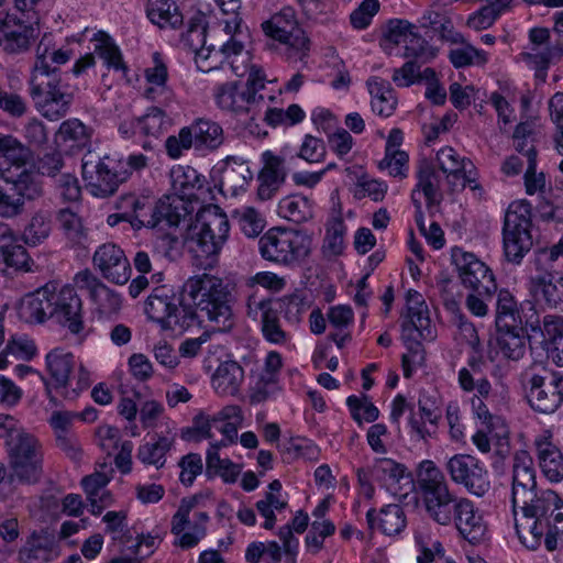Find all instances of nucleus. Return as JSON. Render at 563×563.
<instances>
[{
    "mask_svg": "<svg viewBox=\"0 0 563 563\" xmlns=\"http://www.w3.org/2000/svg\"><path fill=\"white\" fill-rule=\"evenodd\" d=\"M511 501L522 544L536 550L543 541L548 551L556 550L563 534V501L552 489L537 490L533 460L527 450L514 455Z\"/></svg>",
    "mask_w": 563,
    "mask_h": 563,
    "instance_id": "nucleus-1",
    "label": "nucleus"
},
{
    "mask_svg": "<svg viewBox=\"0 0 563 563\" xmlns=\"http://www.w3.org/2000/svg\"><path fill=\"white\" fill-rule=\"evenodd\" d=\"M55 49L53 38L44 34L35 51L29 87L36 110L49 121H58L70 110L75 99L74 89L62 79L57 66H51L49 59Z\"/></svg>",
    "mask_w": 563,
    "mask_h": 563,
    "instance_id": "nucleus-2",
    "label": "nucleus"
},
{
    "mask_svg": "<svg viewBox=\"0 0 563 563\" xmlns=\"http://www.w3.org/2000/svg\"><path fill=\"white\" fill-rule=\"evenodd\" d=\"M183 294L192 302L196 319L208 320L214 329L225 331L233 325V295L230 284L211 274L189 277L183 285Z\"/></svg>",
    "mask_w": 563,
    "mask_h": 563,
    "instance_id": "nucleus-3",
    "label": "nucleus"
},
{
    "mask_svg": "<svg viewBox=\"0 0 563 563\" xmlns=\"http://www.w3.org/2000/svg\"><path fill=\"white\" fill-rule=\"evenodd\" d=\"M230 231L227 214L218 206L201 209L189 225L185 236V246L200 265L212 267L223 249Z\"/></svg>",
    "mask_w": 563,
    "mask_h": 563,
    "instance_id": "nucleus-4",
    "label": "nucleus"
},
{
    "mask_svg": "<svg viewBox=\"0 0 563 563\" xmlns=\"http://www.w3.org/2000/svg\"><path fill=\"white\" fill-rule=\"evenodd\" d=\"M417 476L428 517L441 526L451 525L465 497H460L450 489L443 472L433 461H422Z\"/></svg>",
    "mask_w": 563,
    "mask_h": 563,
    "instance_id": "nucleus-5",
    "label": "nucleus"
},
{
    "mask_svg": "<svg viewBox=\"0 0 563 563\" xmlns=\"http://www.w3.org/2000/svg\"><path fill=\"white\" fill-rule=\"evenodd\" d=\"M266 81L264 70L261 67L251 66L245 84L224 82L214 89L216 103L222 111L235 115L255 114L262 106H266V99L274 100V97L263 93Z\"/></svg>",
    "mask_w": 563,
    "mask_h": 563,
    "instance_id": "nucleus-6",
    "label": "nucleus"
},
{
    "mask_svg": "<svg viewBox=\"0 0 563 563\" xmlns=\"http://www.w3.org/2000/svg\"><path fill=\"white\" fill-rule=\"evenodd\" d=\"M75 363L73 353L63 349H54L46 355V367L52 380H43L46 396L55 407L59 405L58 396L73 400L91 384L90 373L84 366L70 377Z\"/></svg>",
    "mask_w": 563,
    "mask_h": 563,
    "instance_id": "nucleus-7",
    "label": "nucleus"
},
{
    "mask_svg": "<svg viewBox=\"0 0 563 563\" xmlns=\"http://www.w3.org/2000/svg\"><path fill=\"white\" fill-rule=\"evenodd\" d=\"M264 34L278 42V49L292 62L302 60L310 51V40L297 20L291 7H284L262 23Z\"/></svg>",
    "mask_w": 563,
    "mask_h": 563,
    "instance_id": "nucleus-8",
    "label": "nucleus"
},
{
    "mask_svg": "<svg viewBox=\"0 0 563 563\" xmlns=\"http://www.w3.org/2000/svg\"><path fill=\"white\" fill-rule=\"evenodd\" d=\"M532 206L527 200L512 201L503 225L504 253L508 262L520 264L533 244L531 235Z\"/></svg>",
    "mask_w": 563,
    "mask_h": 563,
    "instance_id": "nucleus-9",
    "label": "nucleus"
},
{
    "mask_svg": "<svg viewBox=\"0 0 563 563\" xmlns=\"http://www.w3.org/2000/svg\"><path fill=\"white\" fill-rule=\"evenodd\" d=\"M147 318L163 330H186L194 324L190 307L181 306L180 296L166 285L154 288L144 306Z\"/></svg>",
    "mask_w": 563,
    "mask_h": 563,
    "instance_id": "nucleus-10",
    "label": "nucleus"
},
{
    "mask_svg": "<svg viewBox=\"0 0 563 563\" xmlns=\"http://www.w3.org/2000/svg\"><path fill=\"white\" fill-rule=\"evenodd\" d=\"M310 239L296 230L272 228L258 240V250L266 261L282 265H294L310 253Z\"/></svg>",
    "mask_w": 563,
    "mask_h": 563,
    "instance_id": "nucleus-11",
    "label": "nucleus"
},
{
    "mask_svg": "<svg viewBox=\"0 0 563 563\" xmlns=\"http://www.w3.org/2000/svg\"><path fill=\"white\" fill-rule=\"evenodd\" d=\"M44 196V188L32 173L22 170L16 177L0 175V218L23 216L26 205Z\"/></svg>",
    "mask_w": 563,
    "mask_h": 563,
    "instance_id": "nucleus-12",
    "label": "nucleus"
},
{
    "mask_svg": "<svg viewBox=\"0 0 563 563\" xmlns=\"http://www.w3.org/2000/svg\"><path fill=\"white\" fill-rule=\"evenodd\" d=\"M11 483H35L42 474L43 452L40 441L26 431L7 441Z\"/></svg>",
    "mask_w": 563,
    "mask_h": 563,
    "instance_id": "nucleus-13",
    "label": "nucleus"
},
{
    "mask_svg": "<svg viewBox=\"0 0 563 563\" xmlns=\"http://www.w3.org/2000/svg\"><path fill=\"white\" fill-rule=\"evenodd\" d=\"M129 176L130 172L123 168L121 162L109 156L98 161H82V177L96 197L106 198L113 195Z\"/></svg>",
    "mask_w": 563,
    "mask_h": 563,
    "instance_id": "nucleus-14",
    "label": "nucleus"
},
{
    "mask_svg": "<svg viewBox=\"0 0 563 563\" xmlns=\"http://www.w3.org/2000/svg\"><path fill=\"white\" fill-rule=\"evenodd\" d=\"M452 263L455 265L462 285L470 291L488 296L497 291V284L492 269L474 253L461 247L451 251Z\"/></svg>",
    "mask_w": 563,
    "mask_h": 563,
    "instance_id": "nucleus-15",
    "label": "nucleus"
},
{
    "mask_svg": "<svg viewBox=\"0 0 563 563\" xmlns=\"http://www.w3.org/2000/svg\"><path fill=\"white\" fill-rule=\"evenodd\" d=\"M445 471L453 483L462 485L472 495L482 497L490 489L488 471L473 455H453L445 463Z\"/></svg>",
    "mask_w": 563,
    "mask_h": 563,
    "instance_id": "nucleus-16",
    "label": "nucleus"
},
{
    "mask_svg": "<svg viewBox=\"0 0 563 563\" xmlns=\"http://www.w3.org/2000/svg\"><path fill=\"white\" fill-rule=\"evenodd\" d=\"M49 320L73 334L84 330L82 302L74 287L66 285L57 289L49 284Z\"/></svg>",
    "mask_w": 563,
    "mask_h": 563,
    "instance_id": "nucleus-17",
    "label": "nucleus"
},
{
    "mask_svg": "<svg viewBox=\"0 0 563 563\" xmlns=\"http://www.w3.org/2000/svg\"><path fill=\"white\" fill-rule=\"evenodd\" d=\"M528 38V51L523 52L521 56L534 69L536 78L540 82H545L550 64L563 56V45L550 44V30L547 27L530 29Z\"/></svg>",
    "mask_w": 563,
    "mask_h": 563,
    "instance_id": "nucleus-18",
    "label": "nucleus"
},
{
    "mask_svg": "<svg viewBox=\"0 0 563 563\" xmlns=\"http://www.w3.org/2000/svg\"><path fill=\"white\" fill-rule=\"evenodd\" d=\"M496 329L530 328L531 331L541 329L534 306L526 301L518 303L515 296L508 289H500L497 294Z\"/></svg>",
    "mask_w": 563,
    "mask_h": 563,
    "instance_id": "nucleus-19",
    "label": "nucleus"
},
{
    "mask_svg": "<svg viewBox=\"0 0 563 563\" xmlns=\"http://www.w3.org/2000/svg\"><path fill=\"white\" fill-rule=\"evenodd\" d=\"M529 385L528 401L534 411L551 415L563 405V374H534L529 379Z\"/></svg>",
    "mask_w": 563,
    "mask_h": 563,
    "instance_id": "nucleus-20",
    "label": "nucleus"
},
{
    "mask_svg": "<svg viewBox=\"0 0 563 563\" xmlns=\"http://www.w3.org/2000/svg\"><path fill=\"white\" fill-rule=\"evenodd\" d=\"M92 264L110 283L124 285L131 278L130 262L124 251L114 243L100 245L93 253Z\"/></svg>",
    "mask_w": 563,
    "mask_h": 563,
    "instance_id": "nucleus-21",
    "label": "nucleus"
},
{
    "mask_svg": "<svg viewBox=\"0 0 563 563\" xmlns=\"http://www.w3.org/2000/svg\"><path fill=\"white\" fill-rule=\"evenodd\" d=\"M189 213V206L177 196H164L157 202L148 200L146 213H141L142 221L146 228L178 227L181 219Z\"/></svg>",
    "mask_w": 563,
    "mask_h": 563,
    "instance_id": "nucleus-22",
    "label": "nucleus"
},
{
    "mask_svg": "<svg viewBox=\"0 0 563 563\" xmlns=\"http://www.w3.org/2000/svg\"><path fill=\"white\" fill-rule=\"evenodd\" d=\"M214 172L220 175L219 190L224 196L235 197L245 191L253 179L247 162L240 156H227L216 165Z\"/></svg>",
    "mask_w": 563,
    "mask_h": 563,
    "instance_id": "nucleus-23",
    "label": "nucleus"
},
{
    "mask_svg": "<svg viewBox=\"0 0 563 563\" xmlns=\"http://www.w3.org/2000/svg\"><path fill=\"white\" fill-rule=\"evenodd\" d=\"M536 456L544 477L551 483L563 481V453L551 430H543L533 440Z\"/></svg>",
    "mask_w": 563,
    "mask_h": 563,
    "instance_id": "nucleus-24",
    "label": "nucleus"
},
{
    "mask_svg": "<svg viewBox=\"0 0 563 563\" xmlns=\"http://www.w3.org/2000/svg\"><path fill=\"white\" fill-rule=\"evenodd\" d=\"M0 34L5 53L21 54L30 49L35 38V29L14 14L0 12Z\"/></svg>",
    "mask_w": 563,
    "mask_h": 563,
    "instance_id": "nucleus-25",
    "label": "nucleus"
},
{
    "mask_svg": "<svg viewBox=\"0 0 563 563\" xmlns=\"http://www.w3.org/2000/svg\"><path fill=\"white\" fill-rule=\"evenodd\" d=\"M452 522L461 537L471 544H479L487 539L488 527L483 514L468 498H464Z\"/></svg>",
    "mask_w": 563,
    "mask_h": 563,
    "instance_id": "nucleus-26",
    "label": "nucleus"
},
{
    "mask_svg": "<svg viewBox=\"0 0 563 563\" xmlns=\"http://www.w3.org/2000/svg\"><path fill=\"white\" fill-rule=\"evenodd\" d=\"M263 167L258 174L260 186L257 195L262 200H268L277 192L286 179L285 158L271 151L262 154Z\"/></svg>",
    "mask_w": 563,
    "mask_h": 563,
    "instance_id": "nucleus-27",
    "label": "nucleus"
},
{
    "mask_svg": "<svg viewBox=\"0 0 563 563\" xmlns=\"http://www.w3.org/2000/svg\"><path fill=\"white\" fill-rule=\"evenodd\" d=\"M152 59L153 66L147 67L144 71L145 79L150 85L144 95L150 100L167 104L174 100V92L167 86V65L158 52L152 55Z\"/></svg>",
    "mask_w": 563,
    "mask_h": 563,
    "instance_id": "nucleus-28",
    "label": "nucleus"
},
{
    "mask_svg": "<svg viewBox=\"0 0 563 563\" xmlns=\"http://www.w3.org/2000/svg\"><path fill=\"white\" fill-rule=\"evenodd\" d=\"M173 196H177L188 205L192 200H198L200 195L206 191L205 176L200 175L194 167L178 166L170 172Z\"/></svg>",
    "mask_w": 563,
    "mask_h": 563,
    "instance_id": "nucleus-29",
    "label": "nucleus"
},
{
    "mask_svg": "<svg viewBox=\"0 0 563 563\" xmlns=\"http://www.w3.org/2000/svg\"><path fill=\"white\" fill-rule=\"evenodd\" d=\"M430 318L422 295L416 290L407 292V317L402 322L404 335L412 336L413 332L422 339L431 338Z\"/></svg>",
    "mask_w": 563,
    "mask_h": 563,
    "instance_id": "nucleus-30",
    "label": "nucleus"
},
{
    "mask_svg": "<svg viewBox=\"0 0 563 563\" xmlns=\"http://www.w3.org/2000/svg\"><path fill=\"white\" fill-rule=\"evenodd\" d=\"M49 284L26 294L18 306L21 321L30 324H42L49 320Z\"/></svg>",
    "mask_w": 563,
    "mask_h": 563,
    "instance_id": "nucleus-31",
    "label": "nucleus"
},
{
    "mask_svg": "<svg viewBox=\"0 0 563 563\" xmlns=\"http://www.w3.org/2000/svg\"><path fill=\"white\" fill-rule=\"evenodd\" d=\"M33 158L30 147L11 134L0 133V175L21 169Z\"/></svg>",
    "mask_w": 563,
    "mask_h": 563,
    "instance_id": "nucleus-32",
    "label": "nucleus"
},
{
    "mask_svg": "<svg viewBox=\"0 0 563 563\" xmlns=\"http://www.w3.org/2000/svg\"><path fill=\"white\" fill-rule=\"evenodd\" d=\"M529 289L550 308H563V276L545 272L529 279Z\"/></svg>",
    "mask_w": 563,
    "mask_h": 563,
    "instance_id": "nucleus-33",
    "label": "nucleus"
},
{
    "mask_svg": "<svg viewBox=\"0 0 563 563\" xmlns=\"http://www.w3.org/2000/svg\"><path fill=\"white\" fill-rule=\"evenodd\" d=\"M250 312L253 307L262 311V332L263 336L273 344L283 345L289 341L288 333L282 328L277 311L272 308L269 299L256 300L251 297L247 303Z\"/></svg>",
    "mask_w": 563,
    "mask_h": 563,
    "instance_id": "nucleus-34",
    "label": "nucleus"
},
{
    "mask_svg": "<svg viewBox=\"0 0 563 563\" xmlns=\"http://www.w3.org/2000/svg\"><path fill=\"white\" fill-rule=\"evenodd\" d=\"M244 380V369L235 361L221 363L212 375L211 383L220 396H235Z\"/></svg>",
    "mask_w": 563,
    "mask_h": 563,
    "instance_id": "nucleus-35",
    "label": "nucleus"
},
{
    "mask_svg": "<svg viewBox=\"0 0 563 563\" xmlns=\"http://www.w3.org/2000/svg\"><path fill=\"white\" fill-rule=\"evenodd\" d=\"M192 146L198 151H216L224 142L222 126L208 119H198L190 126Z\"/></svg>",
    "mask_w": 563,
    "mask_h": 563,
    "instance_id": "nucleus-36",
    "label": "nucleus"
},
{
    "mask_svg": "<svg viewBox=\"0 0 563 563\" xmlns=\"http://www.w3.org/2000/svg\"><path fill=\"white\" fill-rule=\"evenodd\" d=\"M366 519L371 529L377 528L386 536L398 534L406 527L405 511L397 504L383 507L377 516H375L374 509H369Z\"/></svg>",
    "mask_w": 563,
    "mask_h": 563,
    "instance_id": "nucleus-37",
    "label": "nucleus"
},
{
    "mask_svg": "<svg viewBox=\"0 0 563 563\" xmlns=\"http://www.w3.org/2000/svg\"><path fill=\"white\" fill-rule=\"evenodd\" d=\"M527 328L496 329V349L504 358L518 362L526 354Z\"/></svg>",
    "mask_w": 563,
    "mask_h": 563,
    "instance_id": "nucleus-38",
    "label": "nucleus"
},
{
    "mask_svg": "<svg viewBox=\"0 0 563 563\" xmlns=\"http://www.w3.org/2000/svg\"><path fill=\"white\" fill-rule=\"evenodd\" d=\"M146 14L161 29H177L184 23V15L175 0H147Z\"/></svg>",
    "mask_w": 563,
    "mask_h": 563,
    "instance_id": "nucleus-39",
    "label": "nucleus"
},
{
    "mask_svg": "<svg viewBox=\"0 0 563 563\" xmlns=\"http://www.w3.org/2000/svg\"><path fill=\"white\" fill-rule=\"evenodd\" d=\"M174 446V439L162 434H155L150 441L141 444L136 452V459L144 465H152L159 470L166 463V454Z\"/></svg>",
    "mask_w": 563,
    "mask_h": 563,
    "instance_id": "nucleus-40",
    "label": "nucleus"
},
{
    "mask_svg": "<svg viewBox=\"0 0 563 563\" xmlns=\"http://www.w3.org/2000/svg\"><path fill=\"white\" fill-rule=\"evenodd\" d=\"M539 330L549 343V353L552 361L558 366H563V317L559 314L544 316L542 327Z\"/></svg>",
    "mask_w": 563,
    "mask_h": 563,
    "instance_id": "nucleus-41",
    "label": "nucleus"
},
{
    "mask_svg": "<svg viewBox=\"0 0 563 563\" xmlns=\"http://www.w3.org/2000/svg\"><path fill=\"white\" fill-rule=\"evenodd\" d=\"M91 41L93 42V53L103 60L107 68L122 71L123 75L128 73V66L123 62L120 48L107 33L99 31L93 34Z\"/></svg>",
    "mask_w": 563,
    "mask_h": 563,
    "instance_id": "nucleus-42",
    "label": "nucleus"
},
{
    "mask_svg": "<svg viewBox=\"0 0 563 563\" xmlns=\"http://www.w3.org/2000/svg\"><path fill=\"white\" fill-rule=\"evenodd\" d=\"M372 95V109L378 115L390 117L397 106V98L390 84L384 79L373 78L367 81Z\"/></svg>",
    "mask_w": 563,
    "mask_h": 563,
    "instance_id": "nucleus-43",
    "label": "nucleus"
},
{
    "mask_svg": "<svg viewBox=\"0 0 563 563\" xmlns=\"http://www.w3.org/2000/svg\"><path fill=\"white\" fill-rule=\"evenodd\" d=\"M185 40L190 49L200 58L208 59L210 54L216 52L213 45L207 46V21L200 12L189 20Z\"/></svg>",
    "mask_w": 563,
    "mask_h": 563,
    "instance_id": "nucleus-44",
    "label": "nucleus"
},
{
    "mask_svg": "<svg viewBox=\"0 0 563 563\" xmlns=\"http://www.w3.org/2000/svg\"><path fill=\"white\" fill-rule=\"evenodd\" d=\"M278 213L294 223L300 224L313 217V202L302 195H290L278 203Z\"/></svg>",
    "mask_w": 563,
    "mask_h": 563,
    "instance_id": "nucleus-45",
    "label": "nucleus"
},
{
    "mask_svg": "<svg viewBox=\"0 0 563 563\" xmlns=\"http://www.w3.org/2000/svg\"><path fill=\"white\" fill-rule=\"evenodd\" d=\"M55 539L46 530L33 531L24 545L19 550V556L23 561L47 560L54 549Z\"/></svg>",
    "mask_w": 563,
    "mask_h": 563,
    "instance_id": "nucleus-46",
    "label": "nucleus"
},
{
    "mask_svg": "<svg viewBox=\"0 0 563 563\" xmlns=\"http://www.w3.org/2000/svg\"><path fill=\"white\" fill-rule=\"evenodd\" d=\"M417 177V190L422 191L428 208L440 205L442 200V194L440 190V177L434 167L427 161H422L419 164Z\"/></svg>",
    "mask_w": 563,
    "mask_h": 563,
    "instance_id": "nucleus-47",
    "label": "nucleus"
},
{
    "mask_svg": "<svg viewBox=\"0 0 563 563\" xmlns=\"http://www.w3.org/2000/svg\"><path fill=\"white\" fill-rule=\"evenodd\" d=\"M52 232V218L48 211L37 210L25 224L21 239L29 246L42 244Z\"/></svg>",
    "mask_w": 563,
    "mask_h": 563,
    "instance_id": "nucleus-48",
    "label": "nucleus"
},
{
    "mask_svg": "<svg viewBox=\"0 0 563 563\" xmlns=\"http://www.w3.org/2000/svg\"><path fill=\"white\" fill-rule=\"evenodd\" d=\"M346 227L340 214L332 217L325 225L322 244L324 257L332 258L341 255L345 247Z\"/></svg>",
    "mask_w": 563,
    "mask_h": 563,
    "instance_id": "nucleus-49",
    "label": "nucleus"
},
{
    "mask_svg": "<svg viewBox=\"0 0 563 563\" xmlns=\"http://www.w3.org/2000/svg\"><path fill=\"white\" fill-rule=\"evenodd\" d=\"M224 32L230 36L223 43L216 54L223 55L225 58L234 55H240L244 49L245 40L247 38V30L242 26V19L233 13V15L225 20Z\"/></svg>",
    "mask_w": 563,
    "mask_h": 563,
    "instance_id": "nucleus-50",
    "label": "nucleus"
},
{
    "mask_svg": "<svg viewBox=\"0 0 563 563\" xmlns=\"http://www.w3.org/2000/svg\"><path fill=\"white\" fill-rule=\"evenodd\" d=\"M405 471L406 467L402 464L387 457L376 459L372 465L374 481L387 489H391L395 484L399 483L405 475Z\"/></svg>",
    "mask_w": 563,
    "mask_h": 563,
    "instance_id": "nucleus-51",
    "label": "nucleus"
},
{
    "mask_svg": "<svg viewBox=\"0 0 563 563\" xmlns=\"http://www.w3.org/2000/svg\"><path fill=\"white\" fill-rule=\"evenodd\" d=\"M536 125L533 122L526 121L519 123L514 132V145L518 153L526 157L527 163L537 161L536 150Z\"/></svg>",
    "mask_w": 563,
    "mask_h": 563,
    "instance_id": "nucleus-52",
    "label": "nucleus"
},
{
    "mask_svg": "<svg viewBox=\"0 0 563 563\" xmlns=\"http://www.w3.org/2000/svg\"><path fill=\"white\" fill-rule=\"evenodd\" d=\"M137 125L142 134L158 139L172 126V119L162 109L152 107L139 120Z\"/></svg>",
    "mask_w": 563,
    "mask_h": 563,
    "instance_id": "nucleus-53",
    "label": "nucleus"
},
{
    "mask_svg": "<svg viewBox=\"0 0 563 563\" xmlns=\"http://www.w3.org/2000/svg\"><path fill=\"white\" fill-rule=\"evenodd\" d=\"M415 29V25L407 20H389L384 29L383 37L380 40L382 48L390 53L395 46L407 42L408 36L411 34V30Z\"/></svg>",
    "mask_w": 563,
    "mask_h": 563,
    "instance_id": "nucleus-54",
    "label": "nucleus"
},
{
    "mask_svg": "<svg viewBox=\"0 0 563 563\" xmlns=\"http://www.w3.org/2000/svg\"><path fill=\"white\" fill-rule=\"evenodd\" d=\"M68 240L81 244L87 239V229L81 217L70 208L60 209L56 217Z\"/></svg>",
    "mask_w": 563,
    "mask_h": 563,
    "instance_id": "nucleus-55",
    "label": "nucleus"
},
{
    "mask_svg": "<svg viewBox=\"0 0 563 563\" xmlns=\"http://www.w3.org/2000/svg\"><path fill=\"white\" fill-rule=\"evenodd\" d=\"M31 263L27 251L18 242L0 251V271L2 272L8 268L29 272L31 271Z\"/></svg>",
    "mask_w": 563,
    "mask_h": 563,
    "instance_id": "nucleus-56",
    "label": "nucleus"
},
{
    "mask_svg": "<svg viewBox=\"0 0 563 563\" xmlns=\"http://www.w3.org/2000/svg\"><path fill=\"white\" fill-rule=\"evenodd\" d=\"M217 445H210L206 462L208 470H214L227 483H234L241 472L240 467L229 459H221Z\"/></svg>",
    "mask_w": 563,
    "mask_h": 563,
    "instance_id": "nucleus-57",
    "label": "nucleus"
},
{
    "mask_svg": "<svg viewBox=\"0 0 563 563\" xmlns=\"http://www.w3.org/2000/svg\"><path fill=\"white\" fill-rule=\"evenodd\" d=\"M507 10L509 9L497 0H489L486 5L468 16L467 25L476 31L488 29Z\"/></svg>",
    "mask_w": 563,
    "mask_h": 563,
    "instance_id": "nucleus-58",
    "label": "nucleus"
},
{
    "mask_svg": "<svg viewBox=\"0 0 563 563\" xmlns=\"http://www.w3.org/2000/svg\"><path fill=\"white\" fill-rule=\"evenodd\" d=\"M449 59L455 68H463L471 65L483 66L488 62V54L483 49H477L471 44L451 49Z\"/></svg>",
    "mask_w": 563,
    "mask_h": 563,
    "instance_id": "nucleus-59",
    "label": "nucleus"
},
{
    "mask_svg": "<svg viewBox=\"0 0 563 563\" xmlns=\"http://www.w3.org/2000/svg\"><path fill=\"white\" fill-rule=\"evenodd\" d=\"M346 405L351 411V416L360 426L363 420L366 422H374L379 417L378 408L368 399L366 395L357 397L355 395L349 396Z\"/></svg>",
    "mask_w": 563,
    "mask_h": 563,
    "instance_id": "nucleus-60",
    "label": "nucleus"
},
{
    "mask_svg": "<svg viewBox=\"0 0 563 563\" xmlns=\"http://www.w3.org/2000/svg\"><path fill=\"white\" fill-rule=\"evenodd\" d=\"M241 231L247 238L258 236L265 227L263 217L252 207H245L235 211L234 214Z\"/></svg>",
    "mask_w": 563,
    "mask_h": 563,
    "instance_id": "nucleus-61",
    "label": "nucleus"
},
{
    "mask_svg": "<svg viewBox=\"0 0 563 563\" xmlns=\"http://www.w3.org/2000/svg\"><path fill=\"white\" fill-rule=\"evenodd\" d=\"M437 161L440 169L448 178H460L464 172V158H461L456 151L450 146H445L438 151ZM449 181L451 183L452 180L449 179Z\"/></svg>",
    "mask_w": 563,
    "mask_h": 563,
    "instance_id": "nucleus-62",
    "label": "nucleus"
},
{
    "mask_svg": "<svg viewBox=\"0 0 563 563\" xmlns=\"http://www.w3.org/2000/svg\"><path fill=\"white\" fill-rule=\"evenodd\" d=\"M147 205V198H139L133 194L124 195L117 201V208L121 212H131V225L136 229L144 227L141 213H146Z\"/></svg>",
    "mask_w": 563,
    "mask_h": 563,
    "instance_id": "nucleus-63",
    "label": "nucleus"
},
{
    "mask_svg": "<svg viewBox=\"0 0 563 563\" xmlns=\"http://www.w3.org/2000/svg\"><path fill=\"white\" fill-rule=\"evenodd\" d=\"M90 298L103 314L118 312L122 303L120 295L103 283L93 290V295Z\"/></svg>",
    "mask_w": 563,
    "mask_h": 563,
    "instance_id": "nucleus-64",
    "label": "nucleus"
}]
</instances>
